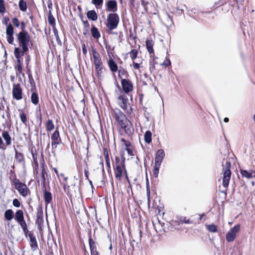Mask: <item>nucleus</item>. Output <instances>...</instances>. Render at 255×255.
I'll list each match as a JSON object with an SVG mask.
<instances>
[{
	"label": "nucleus",
	"instance_id": "1",
	"mask_svg": "<svg viewBox=\"0 0 255 255\" xmlns=\"http://www.w3.org/2000/svg\"><path fill=\"white\" fill-rule=\"evenodd\" d=\"M225 161V159H223L222 162L223 164V186L225 188H227L229 186V182L231 176V171L230 170L231 168V162L230 161L226 160Z\"/></svg>",
	"mask_w": 255,
	"mask_h": 255
},
{
	"label": "nucleus",
	"instance_id": "2",
	"mask_svg": "<svg viewBox=\"0 0 255 255\" xmlns=\"http://www.w3.org/2000/svg\"><path fill=\"white\" fill-rule=\"evenodd\" d=\"M11 183L14 186V188L18 191L19 193L23 197H25L27 195L28 188L26 184L22 183L16 178L15 174H14L13 179L9 177Z\"/></svg>",
	"mask_w": 255,
	"mask_h": 255
},
{
	"label": "nucleus",
	"instance_id": "3",
	"mask_svg": "<svg viewBox=\"0 0 255 255\" xmlns=\"http://www.w3.org/2000/svg\"><path fill=\"white\" fill-rule=\"evenodd\" d=\"M92 52L95 69L98 76H99L103 72V70L104 69V66L103 64L100 55L96 49L93 48L92 49Z\"/></svg>",
	"mask_w": 255,
	"mask_h": 255
},
{
	"label": "nucleus",
	"instance_id": "4",
	"mask_svg": "<svg viewBox=\"0 0 255 255\" xmlns=\"http://www.w3.org/2000/svg\"><path fill=\"white\" fill-rule=\"evenodd\" d=\"M120 17L116 13H111L108 15L106 26L109 30L116 29L119 23Z\"/></svg>",
	"mask_w": 255,
	"mask_h": 255
},
{
	"label": "nucleus",
	"instance_id": "5",
	"mask_svg": "<svg viewBox=\"0 0 255 255\" xmlns=\"http://www.w3.org/2000/svg\"><path fill=\"white\" fill-rule=\"evenodd\" d=\"M16 36L20 47H28L31 38L27 31H20Z\"/></svg>",
	"mask_w": 255,
	"mask_h": 255
},
{
	"label": "nucleus",
	"instance_id": "6",
	"mask_svg": "<svg viewBox=\"0 0 255 255\" xmlns=\"http://www.w3.org/2000/svg\"><path fill=\"white\" fill-rule=\"evenodd\" d=\"M219 4L220 6L224 5L225 10L228 11L231 7H237L239 8L237 0H219L217 2L215 3V5Z\"/></svg>",
	"mask_w": 255,
	"mask_h": 255
},
{
	"label": "nucleus",
	"instance_id": "7",
	"mask_svg": "<svg viewBox=\"0 0 255 255\" xmlns=\"http://www.w3.org/2000/svg\"><path fill=\"white\" fill-rule=\"evenodd\" d=\"M240 225L237 224L232 228L226 235V241L228 242H232L236 238L237 233L240 230Z\"/></svg>",
	"mask_w": 255,
	"mask_h": 255
},
{
	"label": "nucleus",
	"instance_id": "8",
	"mask_svg": "<svg viewBox=\"0 0 255 255\" xmlns=\"http://www.w3.org/2000/svg\"><path fill=\"white\" fill-rule=\"evenodd\" d=\"M121 85L122 87V92L124 94H128L132 91L133 86L132 82L128 79H122Z\"/></svg>",
	"mask_w": 255,
	"mask_h": 255
},
{
	"label": "nucleus",
	"instance_id": "9",
	"mask_svg": "<svg viewBox=\"0 0 255 255\" xmlns=\"http://www.w3.org/2000/svg\"><path fill=\"white\" fill-rule=\"evenodd\" d=\"M120 127L124 129L125 133L128 136H131L134 132V128L130 121L128 120L119 125Z\"/></svg>",
	"mask_w": 255,
	"mask_h": 255
},
{
	"label": "nucleus",
	"instance_id": "10",
	"mask_svg": "<svg viewBox=\"0 0 255 255\" xmlns=\"http://www.w3.org/2000/svg\"><path fill=\"white\" fill-rule=\"evenodd\" d=\"M115 119L119 125L128 120V118L120 109H116L114 111Z\"/></svg>",
	"mask_w": 255,
	"mask_h": 255
},
{
	"label": "nucleus",
	"instance_id": "11",
	"mask_svg": "<svg viewBox=\"0 0 255 255\" xmlns=\"http://www.w3.org/2000/svg\"><path fill=\"white\" fill-rule=\"evenodd\" d=\"M119 105L124 110H126L128 108V99L126 94L121 93L118 97Z\"/></svg>",
	"mask_w": 255,
	"mask_h": 255
},
{
	"label": "nucleus",
	"instance_id": "12",
	"mask_svg": "<svg viewBox=\"0 0 255 255\" xmlns=\"http://www.w3.org/2000/svg\"><path fill=\"white\" fill-rule=\"evenodd\" d=\"M22 89L19 84L13 85L12 96L13 98L16 100H20L22 98Z\"/></svg>",
	"mask_w": 255,
	"mask_h": 255
},
{
	"label": "nucleus",
	"instance_id": "13",
	"mask_svg": "<svg viewBox=\"0 0 255 255\" xmlns=\"http://www.w3.org/2000/svg\"><path fill=\"white\" fill-rule=\"evenodd\" d=\"M14 28L12 25L9 23L8 26L6 28V34L7 35V41L9 44L13 43L14 37Z\"/></svg>",
	"mask_w": 255,
	"mask_h": 255
},
{
	"label": "nucleus",
	"instance_id": "14",
	"mask_svg": "<svg viewBox=\"0 0 255 255\" xmlns=\"http://www.w3.org/2000/svg\"><path fill=\"white\" fill-rule=\"evenodd\" d=\"M113 168L114 170L115 176V178L119 180H121L122 177L125 170L126 169V165H125L124 168L123 167V166L118 165L117 166H115V164L113 165Z\"/></svg>",
	"mask_w": 255,
	"mask_h": 255
},
{
	"label": "nucleus",
	"instance_id": "15",
	"mask_svg": "<svg viewBox=\"0 0 255 255\" xmlns=\"http://www.w3.org/2000/svg\"><path fill=\"white\" fill-rule=\"evenodd\" d=\"M107 11L115 13L118 10L117 2L116 0H109L106 2Z\"/></svg>",
	"mask_w": 255,
	"mask_h": 255
},
{
	"label": "nucleus",
	"instance_id": "16",
	"mask_svg": "<svg viewBox=\"0 0 255 255\" xmlns=\"http://www.w3.org/2000/svg\"><path fill=\"white\" fill-rule=\"evenodd\" d=\"M28 238L29 239L30 245L31 248V250L33 251H36L38 249V245L36 239L35 237L33 235V234L31 232H29L28 233Z\"/></svg>",
	"mask_w": 255,
	"mask_h": 255
},
{
	"label": "nucleus",
	"instance_id": "17",
	"mask_svg": "<svg viewBox=\"0 0 255 255\" xmlns=\"http://www.w3.org/2000/svg\"><path fill=\"white\" fill-rule=\"evenodd\" d=\"M43 191V198L46 206L49 204L52 199V196L51 192L46 190V187L42 188Z\"/></svg>",
	"mask_w": 255,
	"mask_h": 255
},
{
	"label": "nucleus",
	"instance_id": "18",
	"mask_svg": "<svg viewBox=\"0 0 255 255\" xmlns=\"http://www.w3.org/2000/svg\"><path fill=\"white\" fill-rule=\"evenodd\" d=\"M165 152L163 149H158L155 154V161H157L160 162H162L164 157L165 156Z\"/></svg>",
	"mask_w": 255,
	"mask_h": 255
},
{
	"label": "nucleus",
	"instance_id": "19",
	"mask_svg": "<svg viewBox=\"0 0 255 255\" xmlns=\"http://www.w3.org/2000/svg\"><path fill=\"white\" fill-rule=\"evenodd\" d=\"M153 44L154 42L151 38H147L145 41L146 49L150 54H154Z\"/></svg>",
	"mask_w": 255,
	"mask_h": 255
},
{
	"label": "nucleus",
	"instance_id": "20",
	"mask_svg": "<svg viewBox=\"0 0 255 255\" xmlns=\"http://www.w3.org/2000/svg\"><path fill=\"white\" fill-rule=\"evenodd\" d=\"M91 32L92 36L95 39H98L101 37V34L99 30L93 24L92 25Z\"/></svg>",
	"mask_w": 255,
	"mask_h": 255
},
{
	"label": "nucleus",
	"instance_id": "21",
	"mask_svg": "<svg viewBox=\"0 0 255 255\" xmlns=\"http://www.w3.org/2000/svg\"><path fill=\"white\" fill-rule=\"evenodd\" d=\"M51 138V141H53V144L54 143V141L62 142L61 139L60 137L59 131L57 128L52 133Z\"/></svg>",
	"mask_w": 255,
	"mask_h": 255
},
{
	"label": "nucleus",
	"instance_id": "22",
	"mask_svg": "<svg viewBox=\"0 0 255 255\" xmlns=\"http://www.w3.org/2000/svg\"><path fill=\"white\" fill-rule=\"evenodd\" d=\"M14 219L17 223L25 220L23 212L22 210H18L16 211L15 214Z\"/></svg>",
	"mask_w": 255,
	"mask_h": 255
},
{
	"label": "nucleus",
	"instance_id": "23",
	"mask_svg": "<svg viewBox=\"0 0 255 255\" xmlns=\"http://www.w3.org/2000/svg\"><path fill=\"white\" fill-rule=\"evenodd\" d=\"M153 226L157 234H159V235L163 234V233L165 232L164 229L163 228V226L161 225L159 221H158V223L156 224H155L153 223Z\"/></svg>",
	"mask_w": 255,
	"mask_h": 255
},
{
	"label": "nucleus",
	"instance_id": "24",
	"mask_svg": "<svg viewBox=\"0 0 255 255\" xmlns=\"http://www.w3.org/2000/svg\"><path fill=\"white\" fill-rule=\"evenodd\" d=\"M108 64L112 72H115L118 71V65L113 59L110 58L108 62Z\"/></svg>",
	"mask_w": 255,
	"mask_h": 255
},
{
	"label": "nucleus",
	"instance_id": "25",
	"mask_svg": "<svg viewBox=\"0 0 255 255\" xmlns=\"http://www.w3.org/2000/svg\"><path fill=\"white\" fill-rule=\"evenodd\" d=\"M2 136L5 141L6 145L8 146L11 144V137L7 131H3L2 132Z\"/></svg>",
	"mask_w": 255,
	"mask_h": 255
},
{
	"label": "nucleus",
	"instance_id": "26",
	"mask_svg": "<svg viewBox=\"0 0 255 255\" xmlns=\"http://www.w3.org/2000/svg\"><path fill=\"white\" fill-rule=\"evenodd\" d=\"M87 16L89 20H92L93 21H95L98 18L97 14L94 10L88 11L87 13Z\"/></svg>",
	"mask_w": 255,
	"mask_h": 255
},
{
	"label": "nucleus",
	"instance_id": "27",
	"mask_svg": "<svg viewBox=\"0 0 255 255\" xmlns=\"http://www.w3.org/2000/svg\"><path fill=\"white\" fill-rule=\"evenodd\" d=\"M5 219L7 221H11L14 217V213L11 209L6 210L4 214Z\"/></svg>",
	"mask_w": 255,
	"mask_h": 255
},
{
	"label": "nucleus",
	"instance_id": "28",
	"mask_svg": "<svg viewBox=\"0 0 255 255\" xmlns=\"http://www.w3.org/2000/svg\"><path fill=\"white\" fill-rule=\"evenodd\" d=\"M128 72L123 68H120L119 70L118 77L122 80V79H127L128 77Z\"/></svg>",
	"mask_w": 255,
	"mask_h": 255
},
{
	"label": "nucleus",
	"instance_id": "29",
	"mask_svg": "<svg viewBox=\"0 0 255 255\" xmlns=\"http://www.w3.org/2000/svg\"><path fill=\"white\" fill-rule=\"evenodd\" d=\"M14 151L15 158L17 162L18 163L24 162V157L23 154L21 152H18V151L15 148H14Z\"/></svg>",
	"mask_w": 255,
	"mask_h": 255
},
{
	"label": "nucleus",
	"instance_id": "30",
	"mask_svg": "<svg viewBox=\"0 0 255 255\" xmlns=\"http://www.w3.org/2000/svg\"><path fill=\"white\" fill-rule=\"evenodd\" d=\"M21 49L19 47H15L14 49V53L15 52L16 49L19 50V56L20 57L21 56H24L25 54L27 55V52H28L29 49L28 47H23L21 46Z\"/></svg>",
	"mask_w": 255,
	"mask_h": 255
},
{
	"label": "nucleus",
	"instance_id": "31",
	"mask_svg": "<svg viewBox=\"0 0 255 255\" xmlns=\"http://www.w3.org/2000/svg\"><path fill=\"white\" fill-rule=\"evenodd\" d=\"M30 152L32 156L33 162L35 166H38V162L37 161V155L36 153V149L35 147H32L30 149Z\"/></svg>",
	"mask_w": 255,
	"mask_h": 255
},
{
	"label": "nucleus",
	"instance_id": "32",
	"mask_svg": "<svg viewBox=\"0 0 255 255\" xmlns=\"http://www.w3.org/2000/svg\"><path fill=\"white\" fill-rule=\"evenodd\" d=\"M89 244L90 252L97 250L96 243L93 241L90 234L89 235Z\"/></svg>",
	"mask_w": 255,
	"mask_h": 255
},
{
	"label": "nucleus",
	"instance_id": "33",
	"mask_svg": "<svg viewBox=\"0 0 255 255\" xmlns=\"http://www.w3.org/2000/svg\"><path fill=\"white\" fill-rule=\"evenodd\" d=\"M48 21L49 24L51 25L53 28L55 27V18L52 14L51 10H49L48 14Z\"/></svg>",
	"mask_w": 255,
	"mask_h": 255
},
{
	"label": "nucleus",
	"instance_id": "34",
	"mask_svg": "<svg viewBox=\"0 0 255 255\" xmlns=\"http://www.w3.org/2000/svg\"><path fill=\"white\" fill-rule=\"evenodd\" d=\"M31 101L32 104L35 105H37L39 103V97L37 93L35 92H32L31 96Z\"/></svg>",
	"mask_w": 255,
	"mask_h": 255
},
{
	"label": "nucleus",
	"instance_id": "35",
	"mask_svg": "<svg viewBox=\"0 0 255 255\" xmlns=\"http://www.w3.org/2000/svg\"><path fill=\"white\" fill-rule=\"evenodd\" d=\"M152 133L150 130H147L144 134V138L145 142L147 143H150L152 141Z\"/></svg>",
	"mask_w": 255,
	"mask_h": 255
},
{
	"label": "nucleus",
	"instance_id": "36",
	"mask_svg": "<svg viewBox=\"0 0 255 255\" xmlns=\"http://www.w3.org/2000/svg\"><path fill=\"white\" fill-rule=\"evenodd\" d=\"M19 7L22 11H25L27 8L26 2L24 0H19L18 2Z\"/></svg>",
	"mask_w": 255,
	"mask_h": 255
},
{
	"label": "nucleus",
	"instance_id": "37",
	"mask_svg": "<svg viewBox=\"0 0 255 255\" xmlns=\"http://www.w3.org/2000/svg\"><path fill=\"white\" fill-rule=\"evenodd\" d=\"M240 173L243 177L247 178L248 179L252 178V174L251 172L247 171V170L241 169Z\"/></svg>",
	"mask_w": 255,
	"mask_h": 255
},
{
	"label": "nucleus",
	"instance_id": "38",
	"mask_svg": "<svg viewBox=\"0 0 255 255\" xmlns=\"http://www.w3.org/2000/svg\"><path fill=\"white\" fill-rule=\"evenodd\" d=\"M207 229L210 232L216 233L217 232V226L215 224L206 225Z\"/></svg>",
	"mask_w": 255,
	"mask_h": 255
},
{
	"label": "nucleus",
	"instance_id": "39",
	"mask_svg": "<svg viewBox=\"0 0 255 255\" xmlns=\"http://www.w3.org/2000/svg\"><path fill=\"white\" fill-rule=\"evenodd\" d=\"M46 129L48 131H51L54 128V126L52 120H48L46 124Z\"/></svg>",
	"mask_w": 255,
	"mask_h": 255
},
{
	"label": "nucleus",
	"instance_id": "40",
	"mask_svg": "<svg viewBox=\"0 0 255 255\" xmlns=\"http://www.w3.org/2000/svg\"><path fill=\"white\" fill-rule=\"evenodd\" d=\"M44 220L43 218H37L36 219L35 223L37 225V228L39 230L42 229L43 225Z\"/></svg>",
	"mask_w": 255,
	"mask_h": 255
},
{
	"label": "nucleus",
	"instance_id": "41",
	"mask_svg": "<svg viewBox=\"0 0 255 255\" xmlns=\"http://www.w3.org/2000/svg\"><path fill=\"white\" fill-rule=\"evenodd\" d=\"M115 164V166H117L118 165L123 166V167L124 168L125 163L124 164L122 163V161L120 159L119 157L116 156H115V161L113 162V165Z\"/></svg>",
	"mask_w": 255,
	"mask_h": 255
},
{
	"label": "nucleus",
	"instance_id": "42",
	"mask_svg": "<svg viewBox=\"0 0 255 255\" xmlns=\"http://www.w3.org/2000/svg\"><path fill=\"white\" fill-rule=\"evenodd\" d=\"M128 53L130 54L131 59L132 60H134L137 58L138 51L136 49H132Z\"/></svg>",
	"mask_w": 255,
	"mask_h": 255
},
{
	"label": "nucleus",
	"instance_id": "43",
	"mask_svg": "<svg viewBox=\"0 0 255 255\" xmlns=\"http://www.w3.org/2000/svg\"><path fill=\"white\" fill-rule=\"evenodd\" d=\"M37 218H43V212L42 208L40 206L38 207L37 209Z\"/></svg>",
	"mask_w": 255,
	"mask_h": 255
},
{
	"label": "nucleus",
	"instance_id": "44",
	"mask_svg": "<svg viewBox=\"0 0 255 255\" xmlns=\"http://www.w3.org/2000/svg\"><path fill=\"white\" fill-rule=\"evenodd\" d=\"M46 173L45 170L43 168L41 172V178H42V188H45L46 186L45 185V181L46 178L45 176V174Z\"/></svg>",
	"mask_w": 255,
	"mask_h": 255
},
{
	"label": "nucleus",
	"instance_id": "45",
	"mask_svg": "<svg viewBox=\"0 0 255 255\" xmlns=\"http://www.w3.org/2000/svg\"><path fill=\"white\" fill-rule=\"evenodd\" d=\"M146 189L147 196L148 199H149V197H150V192L149 183V180L147 178V176H146Z\"/></svg>",
	"mask_w": 255,
	"mask_h": 255
},
{
	"label": "nucleus",
	"instance_id": "46",
	"mask_svg": "<svg viewBox=\"0 0 255 255\" xmlns=\"http://www.w3.org/2000/svg\"><path fill=\"white\" fill-rule=\"evenodd\" d=\"M19 50L16 49L15 52L14 53V56L16 59L17 64H21L22 61L20 59V57L19 56Z\"/></svg>",
	"mask_w": 255,
	"mask_h": 255
},
{
	"label": "nucleus",
	"instance_id": "47",
	"mask_svg": "<svg viewBox=\"0 0 255 255\" xmlns=\"http://www.w3.org/2000/svg\"><path fill=\"white\" fill-rule=\"evenodd\" d=\"M81 19L84 25V29H86V31L87 32H89V30L90 28V24L87 20H84L83 19V17L81 16Z\"/></svg>",
	"mask_w": 255,
	"mask_h": 255
},
{
	"label": "nucleus",
	"instance_id": "48",
	"mask_svg": "<svg viewBox=\"0 0 255 255\" xmlns=\"http://www.w3.org/2000/svg\"><path fill=\"white\" fill-rule=\"evenodd\" d=\"M91 3L94 4L97 8L101 6L103 3V0H92Z\"/></svg>",
	"mask_w": 255,
	"mask_h": 255
},
{
	"label": "nucleus",
	"instance_id": "49",
	"mask_svg": "<svg viewBox=\"0 0 255 255\" xmlns=\"http://www.w3.org/2000/svg\"><path fill=\"white\" fill-rule=\"evenodd\" d=\"M5 11L4 0H0V13H3Z\"/></svg>",
	"mask_w": 255,
	"mask_h": 255
},
{
	"label": "nucleus",
	"instance_id": "50",
	"mask_svg": "<svg viewBox=\"0 0 255 255\" xmlns=\"http://www.w3.org/2000/svg\"><path fill=\"white\" fill-rule=\"evenodd\" d=\"M19 116H20V118L21 122L23 124H25V123L27 121V118H26V116L25 115V114L23 112H22L21 113H20Z\"/></svg>",
	"mask_w": 255,
	"mask_h": 255
},
{
	"label": "nucleus",
	"instance_id": "51",
	"mask_svg": "<svg viewBox=\"0 0 255 255\" xmlns=\"http://www.w3.org/2000/svg\"><path fill=\"white\" fill-rule=\"evenodd\" d=\"M171 64V61H170L169 58L167 56H166L164 62L162 64H161V65H164L165 67H168L169 66H170Z\"/></svg>",
	"mask_w": 255,
	"mask_h": 255
},
{
	"label": "nucleus",
	"instance_id": "52",
	"mask_svg": "<svg viewBox=\"0 0 255 255\" xmlns=\"http://www.w3.org/2000/svg\"><path fill=\"white\" fill-rule=\"evenodd\" d=\"M12 204L14 207L17 208H18L20 206V202L18 199L16 198H15L13 200Z\"/></svg>",
	"mask_w": 255,
	"mask_h": 255
},
{
	"label": "nucleus",
	"instance_id": "53",
	"mask_svg": "<svg viewBox=\"0 0 255 255\" xmlns=\"http://www.w3.org/2000/svg\"><path fill=\"white\" fill-rule=\"evenodd\" d=\"M12 21L14 25L17 27H18L19 26V21L17 17H14L12 19Z\"/></svg>",
	"mask_w": 255,
	"mask_h": 255
},
{
	"label": "nucleus",
	"instance_id": "54",
	"mask_svg": "<svg viewBox=\"0 0 255 255\" xmlns=\"http://www.w3.org/2000/svg\"><path fill=\"white\" fill-rule=\"evenodd\" d=\"M27 74H28V77L29 81L30 84L31 85L34 84V85H35L34 79L32 77V76L30 72H29L28 73H27Z\"/></svg>",
	"mask_w": 255,
	"mask_h": 255
},
{
	"label": "nucleus",
	"instance_id": "55",
	"mask_svg": "<svg viewBox=\"0 0 255 255\" xmlns=\"http://www.w3.org/2000/svg\"><path fill=\"white\" fill-rule=\"evenodd\" d=\"M18 223L20 225L22 230L27 228V226L25 220L20 222Z\"/></svg>",
	"mask_w": 255,
	"mask_h": 255
},
{
	"label": "nucleus",
	"instance_id": "56",
	"mask_svg": "<svg viewBox=\"0 0 255 255\" xmlns=\"http://www.w3.org/2000/svg\"><path fill=\"white\" fill-rule=\"evenodd\" d=\"M53 32H54V34L56 38L57 41L58 42V41L60 40V38H59V37L58 35V31L55 27L53 28Z\"/></svg>",
	"mask_w": 255,
	"mask_h": 255
},
{
	"label": "nucleus",
	"instance_id": "57",
	"mask_svg": "<svg viewBox=\"0 0 255 255\" xmlns=\"http://www.w3.org/2000/svg\"><path fill=\"white\" fill-rule=\"evenodd\" d=\"M167 21L168 22V24H169V26H171L173 24L172 18L171 16L168 13H167Z\"/></svg>",
	"mask_w": 255,
	"mask_h": 255
},
{
	"label": "nucleus",
	"instance_id": "58",
	"mask_svg": "<svg viewBox=\"0 0 255 255\" xmlns=\"http://www.w3.org/2000/svg\"><path fill=\"white\" fill-rule=\"evenodd\" d=\"M121 157V160L122 161V163L124 164L125 163L126 158L125 157V152L124 151H121L120 152Z\"/></svg>",
	"mask_w": 255,
	"mask_h": 255
},
{
	"label": "nucleus",
	"instance_id": "59",
	"mask_svg": "<svg viewBox=\"0 0 255 255\" xmlns=\"http://www.w3.org/2000/svg\"><path fill=\"white\" fill-rule=\"evenodd\" d=\"M135 0H129V6L132 9L135 7Z\"/></svg>",
	"mask_w": 255,
	"mask_h": 255
},
{
	"label": "nucleus",
	"instance_id": "60",
	"mask_svg": "<svg viewBox=\"0 0 255 255\" xmlns=\"http://www.w3.org/2000/svg\"><path fill=\"white\" fill-rule=\"evenodd\" d=\"M9 21V18L8 17H4L3 19V23L6 26V27L8 26V22Z\"/></svg>",
	"mask_w": 255,
	"mask_h": 255
},
{
	"label": "nucleus",
	"instance_id": "61",
	"mask_svg": "<svg viewBox=\"0 0 255 255\" xmlns=\"http://www.w3.org/2000/svg\"><path fill=\"white\" fill-rule=\"evenodd\" d=\"M161 163L162 162H159V161H155V162H154V165L153 168L159 169L160 165L161 164Z\"/></svg>",
	"mask_w": 255,
	"mask_h": 255
},
{
	"label": "nucleus",
	"instance_id": "62",
	"mask_svg": "<svg viewBox=\"0 0 255 255\" xmlns=\"http://www.w3.org/2000/svg\"><path fill=\"white\" fill-rule=\"evenodd\" d=\"M150 66L149 68V70L151 72H152V71L155 69V63L153 62V60L152 61H151V60H150Z\"/></svg>",
	"mask_w": 255,
	"mask_h": 255
},
{
	"label": "nucleus",
	"instance_id": "63",
	"mask_svg": "<svg viewBox=\"0 0 255 255\" xmlns=\"http://www.w3.org/2000/svg\"><path fill=\"white\" fill-rule=\"evenodd\" d=\"M82 52L84 55H86L87 53V50L86 45L84 43L82 44Z\"/></svg>",
	"mask_w": 255,
	"mask_h": 255
},
{
	"label": "nucleus",
	"instance_id": "64",
	"mask_svg": "<svg viewBox=\"0 0 255 255\" xmlns=\"http://www.w3.org/2000/svg\"><path fill=\"white\" fill-rule=\"evenodd\" d=\"M125 149L127 151V152H128V155H129L130 156H133L134 155V154H133V150H132V149H131L130 148H126Z\"/></svg>",
	"mask_w": 255,
	"mask_h": 255
}]
</instances>
